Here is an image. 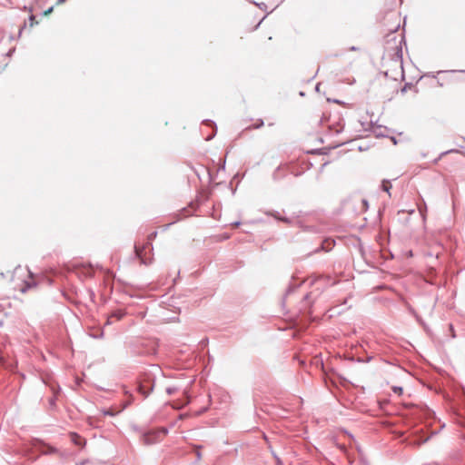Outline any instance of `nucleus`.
<instances>
[{"label": "nucleus", "mask_w": 465, "mask_h": 465, "mask_svg": "<svg viewBox=\"0 0 465 465\" xmlns=\"http://www.w3.org/2000/svg\"><path fill=\"white\" fill-rule=\"evenodd\" d=\"M168 430L165 428H159L156 430L145 432L143 435L142 440L145 445H152L163 440L167 435Z\"/></svg>", "instance_id": "nucleus-1"}, {"label": "nucleus", "mask_w": 465, "mask_h": 465, "mask_svg": "<svg viewBox=\"0 0 465 465\" xmlns=\"http://www.w3.org/2000/svg\"><path fill=\"white\" fill-rule=\"evenodd\" d=\"M23 282L19 286V291L21 292H25L28 290L37 286L38 281L37 277L34 275L29 270H25L23 272Z\"/></svg>", "instance_id": "nucleus-2"}, {"label": "nucleus", "mask_w": 465, "mask_h": 465, "mask_svg": "<svg viewBox=\"0 0 465 465\" xmlns=\"http://www.w3.org/2000/svg\"><path fill=\"white\" fill-rule=\"evenodd\" d=\"M331 116L330 115L328 118L323 116V118L321 120V124L322 125H327V127L335 134H340L343 129V121L340 117L339 114L333 116V121L331 124H328L331 120Z\"/></svg>", "instance_id": "nucleus-3"}, {"label": "nucleus", "mask_w": 465, "mask_h": 465, "mask_svg": "<svg viewBox=\"0 0 465 465\" xmlns=\"http://www.w3.org/2000/svg\"><path fill=\"white\" fill-rule=\"evenodd\" d=\"M268 214L274 219L282 221L287 224H300L302 223L300 215L286 217L282 215L279 212H271Z\"/></svg>", "instance_id": "nucleus-4"}, {"label": "nucleus", "mask_w": 465, "mask_h": 465, "mask_svg": "<svg viewBox=\"0 0 465 465\" xmlns=\"http://www.w3.org/2000/svg\"><path fill=\"white\" fill-rule=\"evenodd\" d=\"M126 407H127V403H124L119 408L112 406V407H110L108 409H103L101 411V412L104 415L115 416V415L119 414L120 412H122Z\"/></svg>", "instance_id": "nucleus-5"}, {"label": "nucleus", "mask_w": 465, "mask_h": 465, "mask_svg": "<svg viewBox=\"0 0 465 465\" xmlns=\"http://www.w3.org/2000/svg\"><path fill=\"white\" fill-rule=\"evenodd\" d=\"M124 315L125 312L124 310H116L108 316L106 323L112 324L117 321H120L124 318Z\"/></svg>", "instance_id": "nucleus-6"}, {"label": "nucleus", "mask_w": 465, "mask_h": 465, "mask_svg": "<svg viewBox=\"0 0 465 465\" xmlns=\"http://www.w3.org/2000/svg\"><path fill=\"white\" fill-rule=\"evenodd\" d=\"M394 64L397 68L400 70L401 74H402V50L398 45L396 46V52L394 54Z\"/></svg>", "instance_id": "nucleus-7"}, {"label": "nucleus", "mask_w": 465, "mask_h": 465, "mask_svg": "<svg viewBox=\"0 0 465 465\" xmlns=\"http://www.w3.org/2000/svg\"><path fill=\"white\" fill-rule=\"evenodd\" d=\"M70 439L74 445L79 446L81 448H84L86 444L85 439L77 434L76 432H71Z\"/></svg>", "instance_id": "nucleus-8"}, {"label": "nucleus", "mask_w": 465, "mask_h": 465, "mask_svg": "<svg viewBox=\"0 0 465 465\" xmlns=\"http://www.w3.org/2000/svg\"><path fill=\"white\" fill-rule=\"evenodd\" d=\"M142 252H143V250H141L139 247L135 246V253H136V255L140 258L141 262H143V263H144V264H149V263H151V260L146 261V260L143 257V255H142Z\"/></svg>", "instance_id": "nucleus-9"}, {"label": "nucleus", "mask_w": 465, "mask_h": 465, "mask_svg": "<svg viewBox=\"0 0 465 465\" xmlns=\"http://www.w3.org/2000/svg\"><path fill=\"white\" fill-rule=\"evenodd\" d=\"M262 125H263V121L262 119H257L255 121V123L252 124V125L248 126L246 128V130L258 129V128L262 127Z\"/></svg>", "instance_id": "nucleus-10"}, {"label": "nucleus", "mask_w": 465, "mask_h": 465, "mask_svg": "<svg viewBox=\"0 0 465 465\" xmlns=\"http://www.w3.org/2000/svg\"><path fill=\"white\" fill-rule=\"evenodd\" d=\"M413 89L415 93H417V88L412 84H405L404 86L401 89V92L404 94L407 90Z\"/></svg>", "instance_id": "nucleus-11"}, {"label": "nucleus", "mask_w": 465, "mask_h": 465, "mask_svg": "<svg viewBox=\"0 0 465 465\" xmlns=\"http://www.w3.org/2000/svg\"><path fill=\"white\" fill-rule=\"evenodd\" d=\"M381 188L383 191L390 193V189L391 188V184L389 181H383L381 184Z\"/></svg>", "instance_id": "nucleus-12"}, {"label": "nucleus", "mask_w": 465, "mask_h": 465, "mask_svg": "<svg viewBox=\"0 0 465 465\" xmlns=\"http://www.w3.org/2000/svg\"><path fill=\"white\" fill-rule=\"evenodd\" d=\"M392 391L395 393L401 395L402 393V391H403V389L401 387L394 386V387H392Z\"/></svg>", "instance_id": "nucleus-13"}, {"label": "nucleus", "mask_w": 465, "mask_h": 465, "mask_svg": "<svg viewBox=\"0 0 465 465\" xmlns=\"http://www.w3.org/2000/svg\"><path fill=\"white\" fill-rule=\"evenodd\" d=\"M56 392H54V396L49 400V403L52 407L55 406Z\"/></svg>", "instance_id": "nucleus-14"}, {"label": "nucleus", "mask_w": 465, "mask_h": 465, "mask_svg": "<svg viewBox=\"0 0 465 465\" xmlns=\"http://www.w3.org/2000/svg\"><path fill=\"white\" fill-rule=\"evenodd\" d=\"M29 23H30V26H34V25L37 23V22H35V16L34 15H30Z\"/></svg>", "instance_id": "nucleus-15"}, {"label": "nucleus", "mask_w": 465, "mask_h": 465, "mask_svg": "<svg viewBox=\"0 0 465 465\" xmlns=\"http://www.w3.org/2000/svg\"><path fill=\"white\" fill-rule=\"evenodd\" d=\"M157 236V232H153L148 235V241L151 242Z\"/></svg>", "instance_id": "nucleus-16"}, {"label": "nucleus", "mask_w": 465, "mask_h": 465, "mask_svg": "<svg viewBox=\"0 0 465 465\" xmlns=\"http://www.w3.org/2000/svg\"><path fill=\"white\" fill-rule=\"evenodd\" d=\"M57 452V450L53 448V447H48L47 448V450L45 451V453H56Z\"/></svg>", "instance_id": "nucleus-17"}, {"label": "nucleus", "mask_w": 465, "mask_h": 465, "mask_svg": "<svg viewBox=\"0 0 465 465\" xmlns=\"http://www.w3.org/2000/svg\"><path fill=\"white\" fill-rule=\"evenodd\" d=\"M15 51V47H14V46H13V47H11V48L8 50V52H7L6 55H7V56H11V55H12V54H13Z\"/></svg>", "instance_id": "nucleus-18"}, {"label": "nucleus", "mask_w": 465, "mask_h": 465, "mask_svg": "<svg viewBox=\"0 0 465 465\" xmlns=\"http://www.w3.org/2000/svg\"><path fill=\"white\" fill-rule=\"evenodd\" d=\"M196 449H197L196 450V456H197V459L200 460L201 459V452H200L201 447L197 446Z\"/></svg>", "instance_id": "nucleus-19"}, {"label": "nucleus", "mask_w": 465, "mask_h": 465, "mask_svg": "<svg viewBox=\"0 0 465 465\" xmlns=\"http://www.w3.org/2000/svg\"><path fill=\"white\" fill-rule=\"evenodd\" d=\"M176 391L175 388H167L166 391L168 394H172Z\"/></svg>", "instance_id": "nucleus-20"}, {"label": "nucleus", "mask_w": 465, "mask_h": 465, "mask_svg": "<svg viewBox=\"0 0 465 465\" xmlns=\"http://www.w3.org/2000/svg\"><path fill=\"white\" fill-rule=\"evenodd\" d=\"M25 25H26V24H25V23H24V25L19 28V31H18V36H20V35H21L22 31H23V30H24V28L25 27Z\"/></svg>", "instance_id": "nucleus-21"}, {"label": "nucleus", "mask_w": 465, "mask_h": 465, "mask_svg": "<svg viewBox=\"0 0 465 465\" xmlns=\"http://www.w3.org/2000/svg\"><path fill=\"white\" fill-rule=\"evenodd\" d=\"M53 7H50L48 10L45 11V15H47L53 12Z\"/></svg>", "instance_id": "nucleus-22"}, {"label": "nucleus", "mask_w": 465, "mask_h": 465, "mask_svg": "<svg viewBox=\"0 0 465 465\" xmlns=\"http://www.w3.org/2000/svg\"><path fill=\"white\" fill-rule=\"evenodd\" d=\"M139 391L141 393H143V395H145V396L147 395V393L143 391V387L142 386L139 387Z\"/></svg>", "instance_id": "nucleus-23"}, {"label": "nucleus", "mask_w": 465, "mask_h": 465, "mask_svg": "<svg viewBox=\"0 0 465 465\" xmlns=\"http://www.w3.org/2000/svg\"><path fill=\"white\" fill-rule=\"evenodd\" d=\"M66 0H57V4L58 5H61V4H64Z\"/></svg>", "instance_id": "nucleus-24"}, {"label": "nucleus", "mask_w": 465, "mask_h": 465, "mask_svg": "<svg viewBox=\"0 0 465 465\" xmlns=\"http://www.w3.org/2000/svg\"><path fill=\"white\" fill-rule=\"evenodd\" d=\"M0 34L5 35V32L2 30V31H0ZM4 38H5V35L2 36V39H4Z\"/></svg>", "instance_id": "nucleus-25"}, {"label": "nucleus", "mask_w": 465, "mask_h": 465, "mask_svg": "<svg viewBox=\"0 0 465 465\" xmlns=\"http://www.w3.org/2000/svg\"><path fill=\"white\" fill-rule=\"evenodd\" d=\"M357 49H358V48H356V47H354V46H352V47H351V48H350V50H352V51L357 50Z\"/></svg>", "instance_id": "nucleus-26"}, {"label": "nucleus", "mask_w": 465, "mask_h": 465, "mask_svg": "<svg viewBox=\"0 0 465 465\" xmlns=\"http://www.w3.org/2000/svg\"><path fill=\"white\" fill-rule=\"evenodd\" d=\"M8 39H9V40H14V37H13L12 35H9V36H8Z\"/></svg>", "instance_id": "nucleus-27"}]
</instances>
